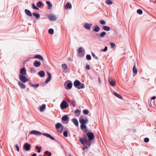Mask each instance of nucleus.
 I'll list each match as a JSON object with an SVG mask.
<instances>
[{
  "label": "nucleus",
  "mask_w": 156,
  "mask_h": 156,
  "mask_svg": "<svg viewBox=\"0 0 156 156\" xmlns=\"http://www.w3.org/2000/svg\"><path fill=\"white\" fill-rule=\"evenodd\" d=\"M84 133L83 137L79 138V140L81 144L83 146L82 149L84 151L87 149L94 143L93 140L95 139L94 133L90 130L88 129L82 131Z\"/></svg>",
  "instance_id": "obj_1"
},
{
  "label": "nucleus",
  "mask_w": 156,
  "mask_h": 156,
  "mask_svg": "<svg viewBox=\"0 0 156 156\" xmlns=\"http://www.w3.org/2000/svg\"><path fill=\"white\" fill-rule=\"evenodd\" d=\"M30 134H33L34 135L38 136L43 135L50 138L51 140H54L55 141H57V140L55 138L52 136L50 134L46 133H42L40 132L37 130H33L31 131L29 134L28 136H29Z\"/></svg>",
  "instance_id": "obj_2"
},
{
  "label": "nucleus",
  "mask_w": 156,
  "mask_h": 156,
  "mask_svg": "<svg viewBox=\"0 0 156 156\" xmlns=\"http://www.w3.org/2000/svg\"><path fill=\"white\" fill-rule=\"evenodd\" d=\"M85 118H87L84 119L82 117H80L79 119V121L80 124V127L82 131L87 129L86 125L88 122V120L87 117H86Z\"/></svg>",
  "instance_id": "obj_3"
},
{
  "label": "nucleus",
  "mask_w": 156,
  "mask_h": 156,
  "mask_svg": "<svg viewBox=\"0 0 156 156\" xmlns=\"http://www.w3.org/2000/svg\"><path fill=\"white\" fill-rule=\"evenodd\" d=\"M74 86L78 89H83L85 87L84 84L80 82L78 80H76L73 82Z\"/></svg>",
  "instance_id": "obj_4"
},
{
  "label": "nucleus",
  "mask_w": 156,
  "mask_h": 156,
  "mask_svg": "<svg viewBox=\"0 0 156 156\" xmlns=\"http://www.w3.org/2000/svg\"><path fill=\"white\" fill-rule=\"evenodd\" d=\"M73 85V83L70 80H67L64 83V86L65 88L67 90H70Z\"/></svg>",
  "instance_id": "obj_5"
},
{
  "label": "nucleus",
  "mask_w": 156,
  "mask_h": 156,
  "mask_svg": "<svg viewBox=\"0 0 156 156\" xmlns=\"http://www.w3.org/2000/svg\"><path fill=\"white\" fill-rule=\"evenodd\" d=\"M69 106V104L66 100H63L61 103L60 107L62 110L67 108Z\"/></svg>",
  "instance_id": "obj_6"
},
{
  "label": "nucleus",
  "mask_w": 156,
  "mask_h": 156,
  "mask_svg": "<svg viewBox=\"0 0 156 156\" xmlns=\"http://www.w3.org/2000/svg\"><path fill=\"white\" fill-rule=\"evenodd\" d=\"M56 129L60 133H62L63 132L64 126L61 123H57L55 125Z\"/></svg>",
  "instance_id": "obj_7"
},
{
  "label": "nucleus",
  "mask_w": 156,
  "mask_h": 156,
  "mask_svg": "<svg viewBox=\"0 0 156 156\" xmlns=\"http://www.w3.org/2000/svg\"><path fill=\"white\" fill-rule=\"evenodd\" d=\"M19 77L20 81L23 83H25L29 81V79L25 75H19Z\"/></svg>",
  "instance_id": "obj_8"
},
{
  "label": "nucleus",
  "mask_w": 156,
  "mask_h": 156,
  "mask_svg": "<svg viewBox=\"0 0 156 156\" xmlns=\"http://www.w3.org/2000/svg\"><path fill=\"white\" fill-rule=\"evenodd\" d=\"M78 56L80 57H83L84 55L85 52L84 50L82 47H80L77 50Z\"/></svg>",
  "instance_id": "obj_9"
},
{
  "label": "nucleus",
  "mask_w": 156,
  "mask_h": 156,
  "mask_svg": "<svg viewBox=\"0 0 156 156\" xmlns=\"http://www.w3.org/2000/svg\"><path fill=\"white\" fill-rule=\"evenodd\" d=\"M31 146L28 143H25L23 146V149L26 151H29L31 148Z\"/></svg>",
  "instance_id": "obj_10"
},
{
  "label": "nucleus",
  "mask_w": 156,
  "mask_h": 156,
  "mask_svg": "<svg viewBox=\"0 0 156 156\" xmlns=\"http://www.w3.org/2000/svg\"><path fill=\"white\" fill-rule=\"evenodd\" d=\"M69 117L66 115H64L61 118L62 122L66 123L67 122H68L69 121Z\"/></svg>",
  "instance_id": "obj_11"
},
{
  "label": "nucleus",
  "mask_w": 156,
  "mask_h": 156,
  "mask_svg": "<svg viewBox=\"0 0 156 156\" xmlns=\"http://www.w3.org/2000/svg\"><path fill=\"white\" fill-rule=\"evenodd\" d=\"M46 73L48 75V77L45 81L44 82L46 83H48L51 80V73L48 71H47Z\"/></svg>",
  "instance_id": "obj_12"
},
{
  "label": "nucleus",
  "mask_w": 156,
  "mask_h": 156,
  "mask_svg": "<svg viewBox=\"0 0 156 156\" xmlns=\"http://www.w3.org/2000/svg\"><path fill=\"white\" fill-rule=\"evenodd\" d=\"M48 17L49 20L51 21H55L57 19L56 17L53 14H50V15L48 16Z\"/></svg>",
  "instance_id": "obj_13"
},
{
  "label": "nucleus",
  "mask_w": 156,
  "mask_h": 156,
  "mask_svg": "<svg viewBox=\"0 0 156 156\" xmlns=\"http://www.w3.org/2000/svg\"><path fill=\"white\" fill-rule=\"evenodd\" d=\"M92 24L91 23H85L84 25V27L88 30H89L91 29V27L92 26Z\"/></svg>",
  "instance_id": "obj_14"
},
{
  "label": "nucleus",
  "mask_w": 156,
  "mask_h": 156,
  "mask_svg": "<svg viewBox=\"0 0 156 156\" xmlns=\"http://www.w3.org/2000/svg\"><path fill=\"white\" fill-rule=\"evenodd\" d=\"M26 74L27 72L25 68L23 67L20 69L19 75H26Z\"/></svg>",
  "instance_id": "obj_15"
},
{
  "label": "nucleus",
  "mask_w": 156,
  "mask_h": 156,
  "mask_svg": "<svg viewBox=\"0 0 156 156\" xmlns=\"http://www.w3.org/2000/svg\"><path fill=\"white\" fill-rule=\"evenodd\" d=\"M108 82L109 84L112 87H114L115 85L116 82L115 81L111 78H108Z\"/></svg>",
  "instance_id": "obj_16"
},
{
  "label": "nucleus",
  "mask_w": 156,
  "mask_h": 156,
  "mask_svg": "<svg viewBox=\"0 0 156 156\" xmlns=\"http://www.w3.org/2000/svg\"><path fill=\"white\" fill-rule=\"evenodd\" d=\"M93 27V31L96 32H98L100 30V27L97 25H95Z\"/></svg>",
  "instance_id": "obj_17"
},
{
  "label": "nucleus",
  "mask_w": 156,
  "mask_h": 156,
  "mask_svg": "<svg viewBox=\"0 0 156 156\" xmlns=\"http://www.w3.org/2000/svg\"><path fill=\"white\" fill-rule=\"evenodd\" d=\"M25 12L27 16L30 17H32V13L30 10L28 9H25Z\"/></svg>",
  "instance_id": "obj_18"
},
{
  "label": "nucleus",
  "mask_w": 156,
  "mask_h": 156,
  "mask_svg": "<svg viewBox=\"0 0 156 156\" xmlns=\"http://www.w3.org/2000/svg\"><path fill=\"white\" fill-rule=\"evenodd\" d=\"M37 74L40 77H43L45 76V72L44 70H41L38 72L37 73Z\"/></svg>",
  "instance_id": "obj_19"
},
{
  "label": "nucleus",
  "mask_w": 156,
  "mask_h": 156,
  "mask_svg": "<svg viewBox=\"0 0 156 156\" xmlns=\"http://www.w3.org/2000/svg\"><path fill=\"white\" fill-rule=\"evenodd\" d=\"M136 62H134V65L133 68V73L136 75L137 73V69L136 67Z\"/></svg>",
  "instance_id": "obj_20"
},
{
  "label": "nucleus",
  "mask_w": 156,
  "mask_h": 156,
  "mask_svg": "<svg viewBox=\"0 0 156 156\" xmlns=\"http://www.w3.org/2000/svg\"><path fill=\"white\" fill-rule=\"evenodd\" d=\"M41 62L37 60H35L34 62V66L36 67H39L41 65Z\"/></svg>",
  "instance_id": "obj_21"
},
{
  "label": "nucleus",
  "mask_w": 156,
  "mask_h": 156,
  "mask_svg": "<svg viewBox=\"0 0 156 156\" xmlns=\"http://www.w3.org/2000/svg\"><path fill=\"white\" fill-rule=\"evenodd\" d=\"M65 130L63 132V135L65 137H67L68 136V133H69V131L68 128H65Z\"/></svg>",
  "instance_id": "obj_22"
},
{
  "label": "nucleus",
  "mask_w": 156,
  "mask_h": 156,
  "mask_svg": "<svg viewBox=\"0 0 156 156\" xmlns=\"http://www.w3.org/2000/svg\"><path fill=\"white\" fill-rule=\"evenodd\" d=\"M23 83H22L21 81H19L18 82L19 86L22 89H24L26 88V86Z\"/></svg>",
  "instance_id": "obj_23"
},
{
  "label": "nucleus",
  "mask_w": 156,
  "mask_h": 156,
  "mask_svg": "<svg viewBox=\"0 0 156 156\" xmlns=\"http://www.w3.org/2000/svg\"><path fill=\"white\" fill-rule=\"evenodd\" d=\"M72 121L76 126H79L78 122L77 119L76 118H73L72 119Z\"/></svg>",
  "instance_id": "obj_24"
},
{
  "label": "nucleus",
  "mask_w": 156,
  "mask_h": 156,
  "mask_svg": "<svg viewBox=\"0 0 156 156\" xmlns=\"http://www.w3.org/2000/svg\"><path fill=\"white\" fill-rule=\"evenodd\" d=\"M33 16L35 17L37 19H39L40 17V15L38 13L36 12H33V13L32 16Z\"/></svg>",
  "instance_id": "obj_25"
},
{
  "label": "nucleus",
  "mask_w": 156,
  "mask_h": 156,
  "mask_svg": "<svg viewBox=\"0 0 156 156\" xmlns=\"http://www.w3.org/2000/svg\"><path fill=\"white\" fill-rule=\"evenodd\" d=\"M34 58H36V59H38L42 61H43L44 60L43 57L40 55H35Z\"/></svg>",
  "instance_id": "obj_26"
},
{
  "label": "nucleus",
  "mask_w": 156,
  "mask_h": 156,
  "mask_svg": "<svg viewBox=\"0 0 156 156\" xmlns=\"http://www.w3.org/2000/svg\"><path fill=\"white\" fill-rule=\"evenodd\" d=\"M46 108V105L45 104H43L40 106L39 108V110L41 112H43L44 111Z\"/></svg>",
  "instance_id": "obj_27"
},
{
  "label": "nucleus",
  "mask_w": 156,
  "mask_h": 156,
  "mask_svg": "<svg viewBox=\"0 0 156 156\" xmlns=\"http://www.w3.org/2000/svg\"><path fill=\"white\" fill-rule=\"evenodd\" d=\"M46 4L47 5V9H50L52 7V4L49 1H46Z\"/></svg>",
  "instance_id": "obj_28"
},
{
  "label": "nucleus",
  "mask_w": 156,
  "mask_h": 156,
  "mask_svg": "<svg viewBox=\"0 0 156 156\" xmlns=\"http://www.w3.org/2000/svg\"><path fill=\"white\" fill-rule=\"evenodd\" d=\"M113 94L114 95H115V97L118 98L120 99H122V97L121 96V95H120V94H118L116 92L113 91Z\"/></svg>",
  "instance_id": "obj_29"
},
{
  "label": "nucleus",
  "mask_w": 156,
  "mask_h": 156,
  "mask_svg": "<svg viewBox=\"0 0 156 156\" xmlns=\"http://www.w3.org/2000/svg\"><path fill=\"white\" fill-rule=\"evenodd\" d=\"M29 85L32 87H34L35 88H37L39 86V84L38 83H36L33 84L31 82H29Z\"/></svg>",
  "instance_id": "obj_30"
},
{
  "label": "nucleus",
  "mask_w": 156,
  "mask_h": 156,
  "mask_svg": "<svg viewBox=\"0 0 156 156\" xmlns=\"http://www.w3.org/2000/svg\"><path fill=\"white\" fill-rule=\"evenodd\" d=\"M44 154V156H51L52 155L51 152L48 151H45Z\"/></svg>",
  "instance_id": "obj_31"
},
{
  "label": "nucleus",
  "mask_w": 156,
  "mask_h": 156,
  "mask_svg": "<svg viewBox=\"0 0 156 156\" xmlns=\"http://www.w3.org/2000/svg\"><path fill=\"white\" fill-rule=\"evenodd\" d=\"M44 4L43 3V2L41 1L37 2L36 4V5L38 8L41 7Z\"/></svg>",
  "instance_id": "obj_32"
},
{
  "label": "nucleus",
  "mask_w": 156,
  "mask_h": 156,
  "mask_svg": "<svg viewBox=\"0 0 156 156\" xmlns=\"http://www.w3.org/2000/svg\"><path fill=\"white\" fill-rule=\"evenodd\" d=\"M102 28L104 30L106 31H109L110 30V27L106 26H103Z\"/></svg>",
  "instance_id": "obj_33"
},
{
  "label": "nucleus",
  "mask_w": 156,
  "mask_h": 156,
  "mask_svg": "<svg viewBox=\"0 0 156 156\" xmlns=\"http://www.w3.org/2000/svg\"><path fill=\"white\" fill-rule=\"evenodd\" d=\"M66 9H70L72 8V5L71 4L69 3H67L65 6Z\"/></svg>",
  "instance_id": "obj_34"
},
{
  "label": "nucleus",
  "mask_w": 156,
  "mask_h": 156,
  "mask_svg": "<svg viewBox=\"0 0 156 156\" xmlns=\"http://www.w3.org/2000/svg\"><path fill=\"white\" fill-rule=\"evenodd\" d=\"M106 34L107 33L105 31H103L101 32L100 33L101 38L105 37V36L106 35Z\"/></svg>",
  "instance_id": "obj_35"
},
{
  "label": "nucleus",
  "mask_w": 156,
  "mask_h": 156,
  "mask_svg": "<svg viewBox=\"0 0 156 156\" xmlns=\"http://www.w3.org/2000/svg\"><path fill=\"white\" fill-rule=\"evenodd\" d=\"M80 113L81 111L79 109H78L76 110L74 112V113L75 114H76V115L77 116H78L80 114Z\"/></svg>",
  "instance_id": "obj_36"
},
{
  "label": "nucleus",
  "mask_w": 156,
  "mask_h": 156,
  "mask_svg": "<svg viewBox=\"0 0 156 156\" xmlns=\"http://www.w3.org/2000/svg\"><path fill=\"white\" fill-rule=\"evenodd\" d=\"M32 8L34 9H36L37 10H39V9L37 7V6H36L35 5L34 3H32Z\"/></svg>",
  "instance_id": "obj_37"
},
{
  "label": "nucleus",
  "mask_w": 156,
  "mask_h": 156,
  "mask_svg": "<svg viewBox=\"0 0 156 156\" xmlns=\"http://www.w3.org/2000/svg\"><path fill=\"white\" fill-rule=\"evenodd\" d=\"M35 148L37 150V151L38 153H40L41 150V147L39 146H36L35 147Z\"/></svg>",
  "instance_id": "obj_38"
},
{
  "label": "nucleus",
  "mask_w": 156,
  "mask_h": 156,
  "mask_svg": "<svg viewBox=\"0 0 156 156\" xmlns=\"http://www.w3.org/2000/svg\"><path fill=\"white\" fill-rule=\"evenodd\" d=\"M83 112L84 115H87L89 113V111L87 109H84L83 110Z\"/></svg>",
  "instance_id": "obj_39"
},
{
  "label": "nucleus",
  "mask_w": 156,
  "mask_h": 156,
  "mask_svg": "<svg viewBox=\"0 0 156 156\" xmlns=\"http://www.w3.org/2000/svg\"><path fill=\"white\" fill-rule=\"evenodd\" d=\"M48 33L51 34H52L54 33V30L52 28H50L48 30Z\"/></svg>",
  "instance_id": "obj_40"
},
{
  "label": "nucleus",
  "mask_w": 156,
  "mask_h": 156,
  "mask_svg": "<svg viewBox=\"0 0 156 156\" xmlns=\"http://www.w3.org/2000/svg\"><path fill=\"white\" fill-rule=\"evenodd\" d=\"M106 3L108 5H110L112 4V2L111 0H106Z\"/></svg>",
  "instance_id": "obj_41"
},
{
  "label": "nucleus",
  "mask_w": 156,
  "mask_h": 156,
  "mask_svg": "<svg viewBox=\"0 0 156 156\" xmlns=\"http://www.w3.org/2000/svg\"><path fill=\"white\" fill-rule=\"evenodd\" d=\"M137 13L139 15H141L143 13L142 10L140 9H138L137 10Z\"/></svg>",
  "instance_id": "obj_42"
},
{
  "label": "nucleus",
  "mask_w": 156,
  "mask_h": 156,
  "mask_svg": "<svg viewBox=\"0 0 156 156\" xmlns=\"http://www.w3.org/2000/svg\"><path fill=\"white\" fill-rule=\"evenodd\" d=\"M108 50V47L107 46H105L104 49H102L100 50V51L102 52H105Z\"/></svg>",
  "instance_id": "obj_43"
},
{
  "label": "nucleus",
  "mask_w": 156,
  "mask_h": 156,
  "mask_svg": "<svg viewBox=\"0 0 156 156\" xmlns=\"http://www.w3.org/2000/svg\"><path fill=\"white\" fill-rule=\"evenodd\" d=\"M62 66L63 68V69H66L68 68L67 66L65 64H62Z\"/></svg>",
  "instance_id": "obj_44"
},
{
  "label": "nucleus",
  "mask_w": 156,
  "mask_h": 156,
  "mask_svg": "<svg viewBox=\"0 0 156 156\" xmlns=\"http://www.w3.org/2000/svg\"><path fill=\"white\" fill-rule=\"evenodd\" d=\"M100 24L103 25H105L106 24L105 21L104 20H101L99 21Z\"/></svg>",
  "instance_id": "obj_45"
},
{
  "label": "nucleus",
  "mask_w": 156,
  "mask_h": 156,
  "mask_svg": "<svg viewBox=\"0 0 156 156\" xmlns=\"http://www.w3.org/2000/svg\"><path fill=\"white\" fill-rule=\"evenodd\" d=\"M71 104L73 107H75L76 106V102L74 100H73L71 101Z\"/></svg>",
  "instance_id": "obj_46"
},
{
  "label": "nucleus",
  "mask_w": 156,
  "mask_h": 156,
  "mask_svg": "<svg viewBox=\"0 0 156 156\" xmlns=\"http://www.w3.org/2000/svg\"><path fill=\"white\" fill-rule=\"evenodd\" d=\"M110 44L111 46V48H113L115 46V44L113 42L110 43Z\"/></svg>",
  "instance_id": "obj_47"
},
{
  "label": "nucleus",
  "mask_w": 156,
  "mask_h": 156,
  "mask_svg": "<svg viewBox=\"0 0 156 156\" xmlns=\"http://www.w3.org/2000/svg\"><path fill=\"white\" fill-rule=\"evenodd\" d=\"M86 58L87 60H90L91 59V58L90 55H87L86 56Z\"/></svg>",
  "instance_id": "obj_48"
},
{
  "label": "nucleus",
  "mask_w": 156,
  "mask_h": 156,
  "mask_svg": "<svg viewBox=\"0 0 156 156\" xmlns=\"http://www.w3.org/2000/svg\"><path fill=\"white\" fill-rule=\"evenodd\" d=\"M30 71L31 73H35L36 71L35 69L33 68H31Z\"/></svg>",
  "instance_id": "obj_49"
},
{
  "label": "nucleus",
  "mask_w": 156,
  "mask_h": 156,
  "mask_svg": "<svg viewBox=\"0 0 156 156\" xmlns=\"http://www.w3.org/2000/svg\"><path fill=\"white\" fill-rule=\"evenodd\" d=\"M100 34L96 33L95 34V35L94 36H95L97 38H101Z\"/></svg>",
  "instance_id": "obj_50"
},
{
  "label": "nucleus",
  "mask_w": 156,
  "mask_h": 156,
  "mask_svg": "<svg viewBox=\"0 0 156 156\" xmlns=\"http://www.w3.org/2000/svg\"><path fill=\"white\" fill-rule=\"evenodd\" d=\"M149 141V139L148 137L145 138L144 139V141L145 143H147Z\"/></svg>",
  "instance_id": "obj_51"
},
{
  "label": "nucleus",
  "mask_w": 156,
  "mask_h": 156,
  "mask_svg": "<svg viewBox=\"0 0 156 156\" xmlns=\"http://www.w3.org/2000/svg\"><path fill=\"white\" fill-rule=\"evenodd\" d=\"M92 56L96 59H98V57L96 56L93 53H92Z\"/></svg>",
  "instance_id": "obj_52"
},
{
  "label": "nucleus",
  "mask_w": 156,
  "mask_h": 156,
  "mask_svg": "<svg viewBox=\"0 0 156 156\" xmlns=\"http://www.w3.org/2000/svg\"><path fill=\"white\" fill-rule=\"evenodd\" d=\"M85 69L87 70H90V65L88 64H87L86 66Z\"/></svg>",
  "instance_id": "obj_53"
},
{
  "label": "nucleus",
  "mask_w": 156,
  "mask_h": 156,
  "mask_svg": "<svg viewBox=\"0 0 156 156\" xmlns=\"http://www.w3.org/2000/svg\"><path fill=\"white\" fill-rule=\"evenodd\" d=\"M15 147L16 148V150H17V151H19V147L17 144H16L15 145Z\"/></svg>",
  "instance_id": "obj_54"
},
{
  "label": "nucleus",
  "mask_w": 156,
  "mask_h": 156,
  "mask_svg": "<svg viewBox=\"0 0 156 156\" xmlns=\"http://www.w3.org/2000/svg\"><path fill=\"white\" fill-rule=\"evenodd\" d=\"M155 99H156V96H153L151 98V102H152V100H155Z\"/></svg>",
  "instance_id": "obj_55"
},
{
  "label": "nucleus",
  "mask_w": 156,
  "mask_h": 156,
  "mask_svg": "<svg viewBox=\"0 0 156 156\" xmlns=\"http://www.w3.org/2000/svg\"><path fill=\"white\" fill-rule=\"evenodd\" d=\"M98 82H99V84H101V81L100 77H98Z\"/></svg>",
  "instance_id": "obj_56"
},
{
  "label": "nucleus",
  "mask_w": 156,
  "mask_h": 156,
  "mask_svg": "<svg viewBox=\"0 0 156 156\" xmlns=\"http://www.w3.org/2000/svg\"><path fill=\"white\" fill-rule=\"evenodd\" d=\"M154 101V103H153V105L156 108V101H153V102Z\"/></svg>",
  "instance_id": "obj_57"
},
{
  "label": "nucleus",
  "mask_w": 156,
  "mask_h": 156,
  "mask_svg": "<svg viewBox=\"0 0 156 156\" xmlns=\"http://www.w3.org/2000/svg\"><path fill=\"white\" fill-rule=\"evenodd\" d=\"M37 154L36 153H34L32 155V156H36Z\"/></svg>",
  "instance_id": "obj_58"
},
{
  "label": "nucleus",
  "mask_w": 156,
  "mask_h": 156,
  "mask_svg": "<svg viewBox=\"0 0 156 156\" xmlns=\"http://www.w3.org/2000/svg\"><path fill=\"white\" fill-rule=\"evenodd\" d=\"M132 131H133V133H135V132H136V129H133V130H132Z\"/></svg>",
  "instance_id": "obj_59"
},
{
  "label": "nucleus",
  "mask_w": 156,
  "mask_h": 156,
  "mask_svg": "<svg viewBox=\"0 0 156 156\" xmlns=\"http://www.w3.org/2000/svg\"><path fill=\"white\" fill-rule=\"evenodd\" d=\"M84 117L83 115H82L80 117H82V118H83V117Z\"/></svg>",
  "instance_id": "obj_60"
},
{
  "label": "nucleus",
  "mask_w": 156,
  "mask_h": 156,
  "mask_svg": "<svg viewBox=\"0 0 156 156\" xmlns=\"http://www.w3.org/2000/svg\"><path fill=\"white\" fill-rule=\"evenodd\" d=\"M69 156H72V155H71V154H69Z\"/></svg>",
  "instance_id": "obj_61"
},
{
  "label": "nucleus",
  "mask_w": 156,
  "mask_h": 156,
  "mask_svg": "<svg viewBox=\"0 0 156 156\" xmlns=\"http://www.w3.org/2000/svg\"><path fill=\"white\" fill-rule=\"evenodd\" d=\"M127 130H128V131H129V130H130V131L131 130H129V129H127Z\"/></svg>",
  "instance_id": "obj_62"
},
{
  "label": "nucleus",
  "mask_w": 156,
  "mask_h": 156,
  "mask_svg": "<svg viewBox=\"0 0 156 156\" xmlns=\"http://www.w3.org/2000/svg\"><path fill=\"white\" fill-rule=\"evenodd\" d=\"M69 60H70V58H69Z\"/></svg>",
  "instance_id": "obj_63"
},
{
  "label": "nucleus",
  "mask_w": 156,
  "mask_h": 156,
  "mask_svg": "<svg viewBox=\"0 0 156 156\" xmlns=\"http://www.w3.org/2000/svg\"><path fill=\"white\" fill-rule=\"evenodd\" d=\"M39 156H42V155H39Z\"/></svg>",
  "instance_id": "obj_64"
}]
</instances>
